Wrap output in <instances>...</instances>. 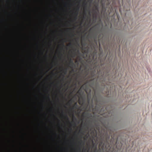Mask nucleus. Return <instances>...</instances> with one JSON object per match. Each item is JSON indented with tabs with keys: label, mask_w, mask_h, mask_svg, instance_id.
<instances>
[{
	"label": "nucleus",
	"mask_w": 152,
	"mask_h": 152,
	"mask_svg": "<svg viewBox=\"0 0 152 152\" xmlns=\"http://www.w3.org/2000/svg\"><path fill=\"white\" fill-rule=\"evenodd\" d=\"M93 98L94 99V101L95 103H97V99L95 95H94L93 96ZM101 107H99L98 105L96 104V105L95 106L94 108V110L96 112L98 113H100L101 111H102V108L101 109Z\"/></svg>",
	"instance_id": "nucleus-1"
},
{
	"label": "nucleus",
	"mask_w": 152,
	"mask_h": 152,
	"mask_svg": "<svg viewBox=\"0 0 152 152\" xmlns=\"http://www.w3.org/2000/svg\"><path fill=\"white\" fill-rule=\"evenodd\" d=\"M79 7H77V9H76V11L74 12V14L75 15V18L76 19V17L77 15L78 12L79 11Z\"/></svg>",
	"instance_id": "nucleus-2"
},
{
	"label": "nucleus",
	"mask_w": 152,
	"mask_h": 152,
	"mask_svg": "<svg viewBox=\"0 0 152 152\" xmlns=\"http://www.w3.org/2000/svg\"><path fill=\"white\" fill-rule=\"evenodd\" d=\"M104 144L102 142H101L99 143V146H102V149H103L104 148Z\"/></svg>",
	"instance_id": "nucleus-3"
},
{
	"label": "nucleus",
	"mask_w": 152,
	"mask_h": 152,
	"mask_svg": "<svg viewBox=\"0 0 152 152\" xmlns=\"http://www.w3.org/2000/svg\"><path fill=\"white\" fill-rule=\"evenodd\" d=\"M105 136H106V141L107 142V140L109 139L110 136L108 135L107 133L105 134Z\"/></svg>",
	"instance_id": "nucleus-4"
},
{
	"label": "nucleus",
	"mask_w": 152,
	"mask_h": 152,
	"mask_svg": "<svg viewBox=\"0 0 152 152\" xmlns=\"http://www.w3.org/2000/svg\"><path fill=\"white\" fill-rule=\"evenodd\" d=\"M69 64H71L72 65H74V63H73V61H72L71 59H70L69 60Z\"/></svg>",
	"instance_id": "nucleus-5"
},
{
	"label": "nucleus",
	"mask_w": 152,
	"mask_h": 152,
	"mask_svg": "<svg viewBox=\"0 0 152 152\" xmlns=\"http://www.w3.org/2000/svg\"><path fill=\"white\" fill-rule=\"evenodd\" d=\"M82 142H83V141H82V140H80V141L79 142V145H81Z\"/></svg>",
	"instance_id": "nucleus-6"
},
{
	"label": "nucleus",
	"mask_w": 152,
	"mask_h": 152,
	"mask_svg": "<svg viewBox=\"0 0 152 152\" xmlns=\"http://www.w3.org/2000/svg\"><path fill=\"white\" fill-rule=\"evenodd\" d=\"M88 96H89V94H88ZM88 103H89V101H90V98H89L88 97Z\"/></svg>",
	"instance_id": "nucleus-7"
},
{
	"label": "nucleus",
	"mask_w": 152,
	"mask_h": 152,
	"mask_svg": "<svg viewBox=\"0 0 152 152\" xmlns=\"http://www.w3.org/2000/svg\"><path fill=\"white\" fill-rule=\"evenodd\" d=\"M65 74H66L67 72V69H65L63 70Z\"/></svg>",
	"instance_id": "nucleus-8"
},
{
	"label": "nucleus",
	"mask_w": 152,
	"mask_h": 152,
	"mask_svg": "<svg viewBox=\"0 0 152 152\" xmlns=\"http://www.w3.org/2000/svg\"><path fill=\"white\" fill-rule=\"evenodd\" d=\"M77 93L79 95L81 94V93L80 92V89L79 90V91H77Z\"/></svg>",
	"instance_id": "nucleus-9"
},
{
	"label": "nucleus",
	"mask_w": 152,
	"mask_h": 152,
	"mask_svg": "<svg viewBox=\"0 0 152 152\" xmlns=\"http://www.w3.org/2000/svg\"><path fill=\"white\" fill-rule=\"evenodd\" d=\"M65 117L67 119V120H68L69 122V118L66 115Z\"/></svg>",
	"instance_id": "nucleus-10"
},
{
	"label": "nucleus",
	"mask_w": 152,
	"mask_h": 152,
	"mask_svg": "<svg viewBox=\"0 0 152 152\" xmlns=\"http://www.w3.org/2000/svg\"><path fill=\"white\" fill-rule=\"evenodd\" d=\"M95 8H96V10L98 11V6H96V7H95Z\"/></svg>",
	"instance_id": "nucleus-11"
},
{
	"label": "nucleus",
	"mask_w": 152,
	"mask_h": 152,
	"mask_svg": "<svg viewBox=\"0 0 152 152\" xmlns=\"http://www.w3.org/2000/svg\"><path fill=\"white\" fill-rule=\"evenodd\" d=\"M102 82L101 83L103 84V86H105L104 83H103V80H102Z\"/></svg>",
	"instance_id": "nucleus-12"
},
{
	"label": "nucleus",
	"mask_w": 152,
	"mask_h": 152,
	"mask_svg": "<svg viewBox=\"0 0 152 152\" xmlns=\"http://www.w3.org/2000/svg\"><path fill=\"white\" fill-rule=\"evenodd\" d=\"M77 106V103H75V105H74V106H73V107H74L75 106Z\"/></svg>",
	"instance_id": "nucleus-13"
},
{
	"label": "nucleus",
	"mask_w": 152,
	"mask_h": 152,
	"mask_svg": "<svg viewBox=\"0 0 152 152\" xmlns=\"http://www.w3.org/2000/svg\"><path fill=\"white\" fill-rule=\"evenodd\" d=\"M69 102H68L67 104V105H68V104H69Z\"/></svg>",
	"instance_id": "nucleus-14"
},
{
	"label": "nucleus",
	"mask_w": 152,
	"mask_h": 152,
	"mask_svg": "<svg viewBox=\"0 0 152 152\" xmlns=\"http://www.w3.org/2000/svg\"><path fill=\"white\" fill-rule=\"evenodd\" d=\"M69 131H71V129H69Z\"/></svg>",
	"instance_id": "nucleus-15"
},
{
	"label": "nucleus",
	"mask_w": 152,
	"mask_h": 152,
	"mask_svg": "<svg viewBox=\"0 0 152 152\" xmlns=\"http://www.w3.org/2000/svg\"><path fill=\"white\" fill-rule=\"evenodd\" d=\"M71 43L69 44V46H71Z\"/></svg>",
	"instance_id": "nucleus-16"
},
{
	"label": "nucleus",
	"mask_w": 152,
	"mask_h": 152,
	"mask_svg": "<svg viewBox=\"0 0 152 152\" xmlns=\"http://www.w3.org/2000/svg\"><path fill=\"white\" fill-rule=\"evenodd\" d=\"M83 86H84V85H83V86H81V88H82L83 87Z\"/></svg>",
	"instance_id": "nucleus-17"
},
{
	"label": "nucleus",
	"mask_w": 152,
	"mask_h": 152,
	"mask_svg": "<svg viewBox=\"0 0 152 152\" xmlns=\"http://www.w3.org/2000/svg\"><path fill=\"white\" fill-rule=\"evenodd\" d=\"M78 150H80V148H78Z\"/></svg>",
	"instance_id": "nucleus-18"
},
{
	"label": "nucleus",
	"mask_w": 152,
	"mask_h": 152,
	"mask_svg": "<svg viewBox=\"0 0 152 152\" xmlns=\"http://www.w3.org/2000/svg\"><path fill=\"white\" fill-rule=\"evenodd\" d=\"M48 99H50V98H49V96H48Z\"/></svg>",
	"instance_id": "nucleus-19"
},
{
	"label": "nucleus",
	"mask_w": 152,
	"mask_h": 152,
	"mask_svg": "<svg viewBox=\"0 0 152 152\" xmlns=\"http://www.w3.org/2000/svg\"><path fill=\"white\" fill-rule=\"evenodd\" d=\"M84 113H83V114H84Z\"/></svg>",
	"instance_id": "nucleus-20"
},
{
	"label": "nucleus",
	"mask_w": 152,
	"mask_h": 152,
	"mask_svg": "<svg viewBox=\"0 0 152 152\" xmlns=\"http://www.w3.org/2000/svg\"><path fill=\"white\" fill-rule=\"evenodd\" d=\"M62 45H63V46H64V44H63Z\"/></svg>",
	"instance_id": "nucleus-21"
},
{
	"label": "nucleus",
	"mask_w": 152,
	"mask_h": 152,
	"mask_svg": "<svg viewBox=\"0 0 152 152\" xmlns=\"http://www.w3.org/2000/svg\"><path fill=\"white\" fill-rule=\"evenodd\" d=\"M72 35L73 37L74 36V35L73 34H72Z\"/></svg>",
	"instance_id": "nucleus-22"
},
{
	"label": "nucleus",
	"mask_w": 152,
	"mask_h": 152,
	"mask_svg": "<svg viewBox=\"0 0 152 152\" xmlns=\"http://www.w3.org/2000/svg\"><path fill=\"white\" fill-rule=\"evenodd\" d=\"M92 107H93V105H92Z\"/></svg>",
	"instance_id": "nucleus-23"
},
{
	"label": "nucleus",
	"mask_w": 152,
	"mask_h": 152,
	"mask_svg": "<svg viewBox=\"0 0 152 152\" xmlns=\"http://www.w3.org/2000/svg\"><path fill=\"white\" fill-rule=\"evenodd\" d=\"M72 71H73V69H72Z\"/></svg>",
	"instance_id": "nucleus-24"
},
{
	"label": "nucleus",
	"mask_w": 152,
	"mask_h": 152,
	"mask_svg": "<svg viewBox=\"0 0 152 152\" xmlns=\"http://www.w3.org/2000/svg\"><path fill=\"white\" fill-rule=\"evenodd\" d=\"M120 12L121 11V10L120 9Z\"/></svg>",
	"instance_id": "nucleus-25"
}]
</instances>
